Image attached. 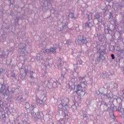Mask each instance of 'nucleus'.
Here are the masks:
<instances>
[{"label":"nucleus","instance_id":"obj_1","mask_svg":"<svg viewBox=\"0 0 124 124\" xmlns=\"http://www.w3.org/2000/svg\"><path fill=\"white\" fill-rule=\"evenodd\" d=\"M75 82H69V87L70 89L72 90L74 89L75 92L78 94V100L81 101V96H84L86 93H87V91H86V88L82 87V85L81 84H78L77 86L75 85Z\"/></svg>","mask_w":124,"mask_h":124},{"label":"nucleus","instance_id":"obj_2","mask_svg":"<svg viewBox=\"0 0 124 124\" xmlns=\"http://www.w3.org/2000/svg\"><path fill=\"white\" fill-rule=\"evenodd\" d=\"M106 45L101 46L98 49L97 52V57L96 60V62L99 63L100 62L103 61V58H104V55L107 54V48H106Z\"/></svg>","mask_w":124,"mask_h":124},{"label":"nucleus","instance_id":"obj_3","mask_svg":"<svg viewBox=\"0 0 124 124\" xmlns=\"http://www.w3.org/2000/svg\"><path fill=\"white\" fill-rule=\"evenodd\" d=\"M68 102H69V99L67 97H64L62 100H60L58 104L59 111H67L66 106H67Z\"/></svg>","mask_w":124,"mask_h":124},{"label":"nucleus","instance_id":"obj_4","mask_svg":"<svg viewBox=\"0 0 124 124\" xmlns=\"http://www.w3.org/2000/svg\"><path fill=\"white\" fill-rule=\"evenodd\" d=\"M0 93H2L4 95H9V93H13L14 91L10 89H9V86L3 83L1 85V87L0 88Z\"/></svg>","mask_w":124,"mask_h":124},{"label":"nucleus","instance_id":"obj_5","mask_svg":"<svg viewBox=\"0 0 124 124\" xmlns=\"http://www.w3.org/2000/svg\"><path fill=\"white\" fill-rule=\"evenodd\" d=\"M15 50L14 47H12L9 49L7 50L5 52L1 50V48H0V59L3 61L4 59H7L8 55L10 52H13Z\"/></svg>","mask_w":124,"mask_h":124},{"label":"nucleus","instance_id":"obj_6","mask_svg":"<svg viewBox=\"0 0 124 124\" xmlns=\"http://www.w3.org/2000/svg\"><path fill=\"white\" fill-rule=\"evenodd\" d=\"M27 47L26 44H21L19 46V48L18 49V53L19 54L20 56L24 57V56H27L29 54L27 50Z\"/></svg>","mask_w":124,"mask_h":124},{"label":"nucleus","instance_id":"obj_7","mask_svg":"<svg viewBox=\"0 0 124 124\" xmlns=\"http://www.w3.org/2000/svg\"><path fill=\"white\" fill-rule=\"evenodd\" d=\"M77 43L78 45H86L88 44V40L87 38L83 35H80L77 39Z\"/></svg>","mask_w":124,"mask_h":124},{"label":"nucleus","instance_id":"obj_8","mask_svg":"<svg viewBox=\"0 0 124 124\" xmlns=\"http://www.w3.org/2000/svg\"><path fill=\"white\" fill-rule=\"evenodd\" d=\"M116 57L118 58L119 62H121V60L124 59V50L119 49L116 51Z\"/></svg>","mask_w":124,"mask_h":124},{"label":"nucleus","instance_id":"obj_9","mask_svg":"<svg viewBox=\"0 0 124 124\" xmlns=\"http://www.w3.org/2000/svg\"><path fill=\"white\" fill-rule=\"evenodd\" d=\"M57 51V48L56 47H50L49 49H42L41 50L42 53L44 54H50V53H52V54H55Z\"/></svg>","mask_w":124,"mask_h":124},{"label":"nucleus","instance_id":"obj_10","mask_svg":"<svg viewBox=\"0 0 124 124\" xmlns=\"http://www.w3.org/2000/svg\"><path fill=\"white\" fill-rule=\"evenodd\" d=\"M31 117L34 119L35 122L36 121H38L39 119H41V115H40V112L38 111L36 113H34V112H31Z\"/></svg>","mask_w":124,"mask_h":124},{"label":"nucleus","instance_id":"obj_11","mask_svg":"<svg viewBox=\"0 0 124 124\" xmlns=\"http://www.w3.org/2000/svg\"><path fill=\"white\" fill-rule=\"evenodd\" d=\"M113 8L115 11H119V10H121L123 8V4L121 2L117 3L113 5Z\"/></svg>","mask_w":124,"mask_h":124},{"label":"nucleus","instance_id":"obj_12","mask_svg":"<svg viewBox=\"0 0 124 124\" xmlns=\"http://www.w3.org/2000/svg\"><path fill=\"white\" fill-rule=\"evenodd\" d=\"M63 64H64L63 61H62V59L59 58L58 60V62L57 63L58 68L60 69V70H62V66H63Z\"/></svg>","mask_w":124,"mask_h":124},{"label":"nucleus","instance_id":"obj_13","mask_svg":"<svg viewBox=\"0 0 124 124\" xmlns=\"http://www.w3.org/2000/svg\"><path fill=\"white\" fill-rule=\"evenodd\" d=\"M62 28H60L58 29L59 31H63V32H67L68 27H67V25L66 24H62Z\"/></svg>","mask_w":124,"mask_h":124},{"label":"nucleus","instance_id":"obj_14","mask_svg":"<svg viewBox=\"0 0 124 124\" xmlns=\"http://www.w3.org/2000/svg\"><path fill=\"white\" fill-rule=\"evenodd\" d=\"M66 16L67 19H69V18H71L73 20H75V19H76V17L74 16V13L70 12L67 13L66 14Z\"/></svg>","mask_w":124,"mask_h":124},{"label":"nucleus","instance_id":"obj_15","mask_svg":"<svg viewBox=\"0 0 124 124\" xmlns=\"http://www.w3.org/2000/svg\"><path fill=\"white\" fill-rule=\"evenodd\" d=\"M79 81L81 84H83L84 85H85V86H87V85H89V83H88V81H86V79L85 78V77H79Z\"/></svg>","mask_w":124,"mask_h":124},{"label":"nucleus","instance_id":"obj_16","mask_svg":"<svg viewBox=\"0 0 124 124\" xmlns=\"http://www.w3.org/2000/svg\"><path fill=\"white\" fill-rule=\"evenodd\" d=\"M94 19H98V21L99 23L102 22V19L101 18V16L98 14V13H96L94 16Z\"/></svg>","mask_w":124,"mask_h":124},{"label":"nucleus","instance_id":"obj_17","mask_svg":"<svg viewBox=\"0 0 124 124\" xmlns=\"http://www.w3.org/2000/svg\"><path fill=\"white\" fill-rule=\"evenodd\" d=\"M101 78H103V79H105V78H109V76L108 75V73L105 72H104L100 74Z\"/></svg>","mask_w":124,"mask_h":124},{"label":"nucleus","instance_id":"obj_18","mask_svg":"<svg viewBox=\"0 0 124 124\" xmlns=\"http://www.w3.org/2000/svg\"><path fill=\"white\" fill-rule=\"evenodd\" d=\"M35 101L37 105H41L43 104V101L42 100L39 99L38 97H36Z\"/></svg>","mask_w":124,"mask_h":124},{"label":"nucleus","instance_id":"obj_19","mask_svg":"<svg viewBox=\"0 0 124 124\" xmlns=\"http://www.w3.org/2000/svg\"><path fill=\"white\" fill-rule=\"evenodd\" d=\"M74 70L77 74V75H78L79 74V72H80L81 70V69H80V67H76V68H74Z\"/></svg>","mask_w":124,"mask_h":124},{"label":"nucleus","instance_id":"obj_20","mask_svg":"<svg viewBox=\"0 0 124 124\" xmlns=\"http://www.w3.org/2000/svg\"><path fill=\"white\" fill-rule=\"evenodd\" d=\"M106 31H108L107 32V33H108V34L110 33L109 31L112 32V30L111 29H110V24H108L107 25V29H105V32H106Z\"/></svg>","mask_w":124,"mask_h":124},{"label":"nucleus","instance_id":"obj_21","mask_svg":"<svg viewBox=\"0 0 124 124\" xmlns=\"http://www.w3.org/2000/svg\"><path fill=\"white\" fill-rule=\"evenodd\" d=\"M64 70L63 71H62V74H64V75H65V74H68V72H69V71H71V70L69 69H66V68H64Z\"/></svg>","mask_w":124,"mask_h":124},{"label":"nucleus","instance_id":"obj_22","mask_svg":"<svg viewBox=\"0 0 124 124\" xmlns=\"http://www.w3.org/2000/svg\"><path fill=\"white\" fill-rule=\"evenodd\" d=\"M74 104L72 105L71 107V109H72L73 111H75L77 109V106L75 105L76 104V101H74Z\"/></svg>","mask_w":124,"mask_h":124},{"label":"nucleus","instance_id":"obj_23","mask_svg":"<svg viewBox=\"0 0 124 124\" xmlns=\"http://www.w3.org/2000/svg\"><path fill=\"white\" fill-rule=\"evenodd\" d=\"M34 108H35V105H34V104L30 105L29 109L30 111H33V110H34Z\"/></svg>","mask_w":124,"mask_h":124},{"label":"nucleus","instance_id":"obj_24","mask_svg":"<svg viewBox=\"0 0 124 124\" xmlns=\"http://www.w3.org/2000/svg\"><path fill=\"white\" fill-rule=\"evenodd\" d=\"M11 78L12 79H16V75L14 72H12L11 74Z\"/></svg>","mask_w":124,"mask_h":124},{"label":"nucleus","instance_id":"obj_25","mask_svg":"<svg viewBox=\"0 0 124 124\" xmlns=\"http://www.w3.org/2000/svg\"><path fill=\"white\" fill-rule=\"evenodd\" d=\"M85 27L86 28H91L92 27V23L91 22H87L85 23Z\"/></svg>","mask_w":124,"mask_h":124},{"label":"nucleus","instance_id":"obj_26","mask_svg":"<svg viewBox=\"0 0 124 124\" xmlns=\"http://www.w3.org/2000/svg\"><path fill=\"white\" fill-rule=\"evenodd\" d=\"M52 0H45L44 2V4L46 5V6H48V3H50Z\"/></svg>","mask_w":124,"mask_h":124},{"label":"nucleus","instance_id":"obj_27","mask_svg":"<svg viewBox=\"0 0 124 124\" xmlns=\"http://www.w3.org/2000/svg\"><path fill=\"white\" fill-rule=\"evenodd\" d=\"M58 84V81H54L52 83V87L53 88H57Z\"/></svg>","mask_w":124,"mask_h":124},{"label":"nucleus","instance_id":"obj_28","mask_svg":"<svg viewBox=\"0 0 124 124\" xmlns=\"http://www.w3.org/2000/svg\"><path fill=\"white\" fill-rule=\"evenodd\" d=\"M57 124H64V120H63V119L61 118L59 120L58 123Z\"/></svg>","mask_w":124,"mask_h":124},{"label":"nucleus","instance_id":"obj_29","mask_svg":"<svg viewBox=\"0 0 124 124\" xmlns=\"http://www.w3.org/2000/svg\"><path fill=\"white\" fill-rule=\"evenodd\" d=\"M33 73H34V72H33V71H30V76L31 79H33Z\"/></svg>","mask_w":124,"mask_h":124},{"label":"nucleus","instance_id":"obj_30","mask_svg":"<svg viewBox=\"0 0 124 124\" xmlns=\"http://www.w3.org/2000/svg\"><path fill=\"white\" fill-rule=\"evenodd\" d=\"M45 83L46 84V86L48 87V88H49V85H51V83L50 82V81H49V80L45 81Z\"/></svg>","mask_w":124,"mask_h":124},{"label":"nucleus","instance_id":"obj_31","mask_svg":"<svg viewBox=\"0 0 124 124\" xmlns=\"http://www.w3.org/2000/svg\"><path fill=\"white\" fill-rule=\"evenodd\" d=\"M2 39L3 41H5L6 40V35L4 34H2Z\"/></svg>","mask_w":124,"mask_h":124},{"label":"nucleus","instance_id":"obj_32","mask_svg":"<svg viewBox=\"0 0 124 124\" xmlns=\"http://www.w3.org/2000/svg\"><path fill=\"white\" fill-rule=\"evenodd\" d=\"M104 96L106 97V98H108V99L111 98V97H110V94H104Z\"/></svg>","mask_w":124,"mask_h":124},{"label":"nucleus","instance_id":"obj_33","mask_svg":"<svg viewBox=\"0 0 124 124\" xmlns=\"http://www.w3.org/2000/svg\"><path fill=\"white\" fill-rule=\"evenodd\" d=\"M66 44H67V45H70V44H71V41L70 40H66Z\"/></svg>","mask_w":124,"mask_h":124},{"label":"nucleus","instance_id":"obj_34","mask_svg":"<svg viewBox=\"0 0 124 124\" xmlns=\"http://www.w3.org/2000/svg\"><path fill=\"white\" fill-rule=\"evenodd\" d=\"M30 104L29 103H27L25 104V107L26 109H30Z\"/></svg>","mask_w":124,"mask_h":124},{"label":"nucleus","instance_id":"obj_35","mask_svg":"<svg viewBox=\"0 0 124 124\" xmlns=\"http://www.w3.org/2000/svg\"><path fill=\"white\" fill-rule=\"evenodd\" d=\"M112 118L113 119L114 122H117V119L115 117V115H114V112H113L112 115L111 116Z\"/></svg>","mask_w":124,"mask_h":124},{"label":"nucleus","instance_id":"obj_36","mask_svg":"<svg viewBox=\"0 0 124 124\" xmlns=\"http://www.w3.org/2000/svg\"><path fill=\"white\" fill-rule=\"evenodd\" d=\"M119 112H122V115L124 116V108H120V109H118Z\"/></svg>","mask_w":124,"mask_h":124},{"label":"nucleus","instance_id":"obj_37","mask_svg":"<svg viewBox=\"0 0 124 124\" xmlns=\"http://www.w3.org/2000/svg\"><path fill=\"white\" fill-rule=\"evenodd\" d=\"M109 19H113V14H112V12L109 13Z\"/></svg>","mask_w":124,"mask_h":124},{"label":"nucleus","instance_id":"obj_38","mask_svg":"<svg viewBox=\"0 0 124 124\" xmlns=\"http://www.w3.org/2000/svg\"><path fill=\"white\" fill-rule=\"evenodd\" d=\"M28 71H29V70L28 69H25L24 70V73H25V76H27Z\"/></svg>","mask_w":124,"mask_h":124},{"label":"nucleus","instance_id":"obj_39","mask_svg":"<svg viewBox=\"0 0 124 124\" xmlns=\"http://www.w3.org/2000/svg\"><path fill=\"white\" fill-rule=\"evenodd\" d=\"M2 17H3V13L2 11H0V18H2Z\"/></svg>","mask_w":124,"mask_h":124},{"label":"nucleus","instance_id":"obj_40","mask_svg":"<svg viewBox=\"0 0 124 124\" xmlns=\"http://www.w3.org/2000/svg\"><path fill=\"white\" fill-rule=\"evenodd\" d=\"M19 17H16V22L17 25H18V22H19Z\"/></svg>","mask_w":124,"mask_h":124},{"label":"nucleus","instance_id":"obj_41","mask_svg":"<svg viewBox=\"0 0 124 124\" xmlns=\"http://www.w3.org/2000/svg\"><path fill=\"white\" fill-rule=\"evenodd\" d=\"M111 58L112 60H115V55L113 54H111Z\"/></svg>","mask_w":124,"mask_h":124},{"label":"nucleus","instance_id":"obj_42","mask_svg":"<svg viewBox=\"0 0 124 124\" xmlns=\"http://www.w3.org/2000/svg\"><path fill=\"white\" fill-rule=\"evenodd\" d=\"M37 60L39 61L40 60V54H39L37 55Z\"/></svg>","mask_w":124,"mask_h":124},{"label":"nucleus","instance_id":"obj_43","mask_svg":"<svg viewBox=\"0 0 124 124\" xmlns=\"http://www.w3.org/2000/svg\"><path fill=\"white\" fill-rule=\"evenodd\" d=\"M64 74H62V72L61 73V78H62V79H64Z\"/></svg>","mask_w":124,"mask_h":124},{"label":"nucleus","instance_id":"obj_44","mask_svg":"<svg viewBox=\"0 0 124 124\" xmlns=\"http://www.w3.org/2000/svg\"><path fill=\"white\" fill-rule=\"evenodd\" d=\"M3 72V69L2 68H0V74H1Z\"/></svg>","mask_w":124,"mask_h":124},{"label":"nucleus","instance_id":"obj_45","mask_svg":"<svg viewBox=\"0 0 124 124\" xmlns=\"http://www.w3.org/2000/svg\"><path fill=\"white\" fill-rule=\"evenodd\" d=\"M89 50H87V51L85 52V54H86V55H89Z\"/></svg>","mask_w":124,"mask_h":124},{"label":"nucleus","instance_id":"obj_46","mask_svg":"<svg viewBox=\"0 0 124 124\" xmlns=\"http://www.w3.org/2000/svg\"><path fill=\"white\" fill-rule=\"evenodd\" d=\"M8 1H9V2L10 3V5H11V4H12V3H11V0H8Z\"/></svg>","mask_w":124,"mask_h":124},{"label":"nucleus","instance_id":"obj_47","mask_svg":"<svg viewBox=\"0 0 124 124\" xmlns=\"http://www.w3.org/2000/svg\"><path fill=\"white\" fill-rule=\"evenodd\" d=\"M1 109V105L0 104V110Z\"/></svg>","mask_w":124,"mask_h":124},{"label":"nucleus","instance_id":"obj_48","mask_svg":"<svg viewBox=\"0 0 124 124\" xmlns=\"http://www.w3.org/2000/svg\"><path fill=\"white\" fill-rule=\"evenodd\" d=\"M22 99H23V97H20V100H22Z\"/></svg>","mask_w":124,"mask_h":124},{"label":"nucleus","instance_id":"obj_49","mask_svg":"<svg viewBox=\"0 0 124 124\" xmlns=\"http://www.w3.org/2000/svg\"><path fill=\"white\" fill-rule=\"evenodd\" d=\"M83 117H84V118H85V117H86V115L85 114H84Z\"/></svg>","mask_w":124,"mask_h":124},{"label":"nucleus","instance_id":"obj_50","mask_svg":"<svg viewBox=\"0 0 124 124\" xmlns=\"http://www.w3.org/2000/svg\"><path fill=\"white\" fill-rule=\"evenodd\" d=\"M26 124H30V123H26Z\"/></svg>","mask_w":124,"mask_h":124},{"label":"nucleus","instance_id":"obj_51","mask_svg":"<svg viewBox=\"0 0 124 124\" xmlns=\"http://www.w3.org/2000/svg\"><path fill=\"white\" fill-rule=\"evenodd\" d=\"M53 12H55V10H53Z\"/></svg>","mask_w":124,"mask_h":124},{"label":"nucleus","instance_id":"obj_52","mask_svg":"<svg viewBox=\"0 0 124 124\" xmlns=\"http://www.w3.org/2000/svg\"><path fill=\"white\" fill-rule=\"evenodd\" d=\"M50 12H52V10H50Z\"/></svg>","mask_w":124,"mask_h":124},{"label":"nucleus","instance_id":"obj_53","mask_svg":"<svg viewBox=\"0 0 124 124\" xmlns=\"http://www.w3.org/2000/svg\"><path fill=\"white\" fill-rule=\"evenodd\" d=\"M72 80H74V78H73Z\"/></svg>","mask_w":124,"mask_h":124},{"label":"nucleus","instance_id":"obj_54","mask_svg":"<svg viewBox=\"0 0 124 124\" xmlns=\"http://www.w3.org/2000/svg\"><path fill=\"white\" fill-rule=\"evenodd\" d=\"M14 24H15V25H16V23H14Z\"/></svg>","mask_w":124,"mask_h":124}]
</instances>
